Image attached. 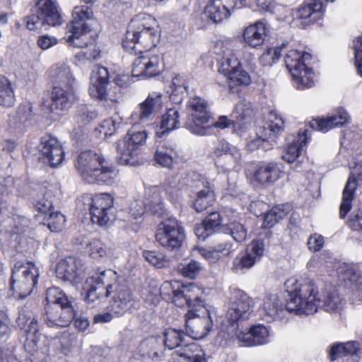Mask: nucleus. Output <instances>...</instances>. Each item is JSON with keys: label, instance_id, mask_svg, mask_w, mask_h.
<instances>
[{"label": "nucleus", "instance_id": "nucleus-1", "mask_svg": "<svg viewBox=\"0 0 362 362\" xmlns=\"http://www.w3.org/2000/svg\"><path fill=\"white\" fill-rule=\"evenodd\" d=\"M288 293L286 308L296 315H312L319 308L329 313L338 312L342 308V299L337 291L332 288L319 295L315 282L310 279H290L285 282Z\"/></svg>", "mask_w": 362, "mask_h": 362}, {"label": "nucleus", "instance_id": "nucleus-2", "mask_svg": "<svg viewBox=\"0 0 362 362\" xmlns=\"http://www.w3.org/2000/svg\"><path fill=\"white\" fill-rule=\"evenodd\" d=\"M88 303L112 296L110 310L122 315L132 307L134 298L126 281L115 271L107 269L87 278L83 284Z\"/></svg>", "mask_w": 362, "mask_h": 362}, {"label": "nucleus", "instance_id": "nucleus-3", "mask_svg": "<svg viewBox=\"0 0 362 362\" xmlns=\"http://www.w3.org/2000/svg\"><path fill=\"white\" fill-rule=\"evenodd\" d=\"M75 167L88 184L111 185L117 175L115 166L102 153L93 151H82L77 157Z\"/></svg>", "mask_w": 362, "mask_h": 362}, {"label": "nucleus", "instance_id": "nucleus-4", "mask_svg": "<svg viewBox=\"0 0 362 362\" xmlns=\"http://www.w3.org/2000/svg\"><path fill=\"white\" fill-rule=\"evenodd\" d=\"M45 322L49 327H66L75 317L72 300L64 292L52 287L46 292Z\"/></svg>", "mask_w": 362, "mask_h": 362}, {"label": "nucleus", "instance_id": "nucleus-5", "mask_svg": "<svg viewBox=\"0 0 362 362\" xmlns=\"http://www.w3.org/2000/svg\"><path fill=\"white\" fill-rule=\"evenodd\" d=\"M163 345L175 349L170 362H206L204 352L190 339L187 333L180 329L169 328L164 332Z\"/></svg>", "mask_w": 362, "mask_h": 362}, {"label": "nucleus", "instance_id": "nucleus-6", "mask_svg": "<svg viewBox=\"0 0 362 362\" xmlns=\"http://www.w3.org/2000/svg\"><path fill=\"white\" fill-rule=\"evenodd\" d=\"M311 55L307 52H300L296 49L289 50L284 61L286 67L291 73L297 89L310 88L314 85V72L310 68Z\"/></svg>", "mask_w": 362, "mask_h": 362}, {"label": "nucleus", "instance_id": "nucleus-7", "mask_svg": "<svg viewBox=\"0 0 362 362\" xmlns=\"http://www.w3.org/2000/svg\"><path fill=\"white\" fill-rule=\"evenodd\" d=\"M38 276V269L33 263L17 262L12 269L10 282L13 294L21 298L30 295L37 284Z\"/></svg>", "mask_w": 362, "mask_h": 362}, {"label": "nucleus", "instance_id": "nucleus-8", "mask_svg": "<svg viewBox=\"0 0 362 362\" xmlns=\"http://www.w3.org/2000/svg\"><path fill=\"white\" fill-rule=\"evenodd\" d=\"M93 15L92 8L88 6H76L74 8L73 20L66 27L65 39L70 46L78 48L87 46L86 35L90 30L84 21L90 19Z\"/></svg>", "mask_w": 362, "mask_h": 362}, {"label": "nucleus", "instance_id": "nucleus-9", "mask_svg": "<svg viewBox=\"0 0 362 362\" xmlns=\"http://www.w3.org/2000/svg\"><path fill=\"white\" fill-rule=\"evenodd\" d=\"M188 107L192 122L187 124V128L197 135L204 136L209 134L211 116L207 101L198 96L190 98Z\"/></svg>", "mask_w": 362, "mask_h": 362}, {"label": "nucleus", "instance_id": "nucleus-10", "mask_svg": "<svg viewBox=\"0 0 362 362\" xmlns=\"http://www.w3.org/2000/svg\"><path fill=\"white\" fill-rule=\"evenodd\" d=\"M186 332L190 340L205 337L211 330L213 322L206 308L189 310L185 315Z\"/></svg>", "mask_w": 362, "mask_h": 362}, {"label": "nucleus", "instance_id": "nucleus-11", "mask_svg": "<svg viewBox=\"0 0 362 362\" xmlns=\"http://www.w3.org/2000/svg\"><path fill=\"white\" fill-rule=\"evenodd\" d=\"M89 210L93 223L100 226H107L115 217L114 199L106 193L96 194L92 198Z\"/></svg>", "mask_w": 362, "mask_h": 362}, {"label": "nucleus", "instance_id": "nucleus-12", "mask_svg": "<svg viewBox=\"0 0 362 362\" xmlns=\"http://www.w3.org/2000/svg\"><path fill=\"white\" fill-rule=\"evenodd\" d=\"M156 238L163 247L173 250L181 246L185 239V231L177 220L168 219L158 226Z\"/></svg>", "mask_w": 362, "mask_h": 362}, {"label": "nucleus", "instance_id": "nucleus-13", "mask_svg": "<svg viewBox=\"0 0 362 362\" xmlns=\"http://www.w3.org/2000/svg\"><path fill=\"white\" fill-rule=\"evenodd\" d=\"M146 139L145 131L136 132L130 129L124 139L117 143V151L119 154V162L122 165H134L136 151L140 146L144 144Z\"/></svg>", "mask_w": 362, "mask_h": 362}, {"label": "nucleus", "instance_id": "nucleus-14", "mask_svg": "<svg viewBox=\"0 0 362 362\" xmlns=\"http://www.w3.org/2000/svg\"><path fill=\"white\" fill-rule=\"evenodd\" d=\"M132 63V76L151 78L158 75L163 69V58L158 54L149 51L139 53Z\"/></svg>", "mask_w": 362, "mask_h": 362}, {"label": "nucleus", "instance_id": "nucleus-15", "mask_svg": "<svg viewBox=\"0 0 362 362\" xmlns=\"http://www.w3.org/2000/svg\"><path fill=\"white\" fill-rule=\"evenodd\" d=\"M230 307L227 318L231 324L247 319L254 306L253 300L244 291L233 288L230 289Z\"/></svg>", "mask_w": 362, "mask_h": 362}, {"label": "nucleus", "instance_id": "nucleus-16", "mask_svg": "<svg viewBox=\"0 0 362 362\" xmlns=\"http://www.w3.org/2000/svg\"><path fill=\"white\" fill-rule=\"evenodd\" d=\"M16 322L20 329L24 330L25 334V349L30 354H33L37 351L40 340L37 320L32 317L30 313L21 310Z\"/></svg>", "mask_w": 362, "mask_h": 362}, {"label": "nucleus", "instance_id": "nucleus-17", "mask_svg": "<svg viewBox=\"0 0 362 362\" xmlns=\"http://www.w3.org/2000/svg\"><path fill=\"white\" fill-rule=\"evenodd\" d=\"M56 273L58 278L69 281L76 286L82 284L86 277L82 262L72 257L60 261L57 264Z\"/></svg>", "mask_w": 362, "mask_h": 362}, {"label": "nucleus", "instance_id": "nucleus-18", "mask_svg": "<svg viewBox=\"0 0 362 362\" xmlns=\"http://www.w3.org/2000/svg\"><path fill=\"white\" fill-rule=\"evenodd\" d=\"M325 5L322 0L304 1L293 11V19L303 27L315 23L324 16Z\"/></svg>", "mask_w": 362, "mask_h": 362}, {"label": "nucleus", "instance_id": "nucleus-19", "mask_svg": "<svg viewBox=\"0 0 362 362\" xmlns=\"http://www.w3.org/2000/svg\"><path fill=\"white\" fill-rule=\"evenodd\" d=\"M134 35V38L131 40H127V35H125L122 42L124 49L134 54L149 51L156 47L159 40V34L156 28L150 29Z\"/></svg>", "mask_w": 362, "mask_h": 362}, {"label": "nucleus", "instance_id": "nucleus-20", "mask_svg": "<svg viewBox=\"0 0 362 362\" xmlns=\"http://www.w3.org/2000/svg\"><path fill=\"white\" fill-rule=\"evenodd\" d=\"M40 152L51 167L59 165L64 159L65 152L57 138L45 135L40 139Z\"/></svg>", "mask_w": 362, "mask_h": 362}, {"label": "nucleus", "instance_id": "nucleus-21", "mask_svg": "<svg viewBox=\"0 0 362 362\" xmlns=\"http://www.w3.org/2000/svg\"><path fill=\"white\" fill-rule=\"evenodd\" d=\"M75 99L74 88L54 86L52 91L51 103L49 105L50 113L55 116H60L71 107Z\"/></svg>", "mask_w": 362, "mask_h": 362}, {"label": "nucleus", "instance_id": "nucleus-22", "mask_svg": "<svg viewBox=\"0 0 362 362\" xmlns=\"http://www.w3.org/2000/svg\"><path fill=\"white\" fill-rule=\"evenodd\" d=\"M203 290L194 283L181 285L180 291L177 293V306L187 305L189 310L205 308Z\"/></svg>", "mask_w": 362, "mask_h": 362}, {"label": "nucleus", "instance_id": "nucleus-23", "mask_svg": "<svg viewBox=\"0 0 362 362\" xmlns=\"http://www.w3.org/2000/svg\"><path fill=\"white\" fill-rule=\"evenodd\" d=\"M357 180L362 182V161L353 168L343 190L342 200L339 207L341 218H344L352 207L351 203L356 189Z\"/></svg>", "mask_w": 362, "mask_h": 362}, {"label": "nucleus", "instance_id": "nucleus-24", "mask_svg": "<svg viewBox=\"0 0 362 362\" xmlns=\"http://www.w3.org/2000/svg\"><path fill=\"white\" fill-rule=\"evenodd\" d=\"M108 70L101 66H95L90 76L89 94L95 99L106 100L108 99L107 86L109 83Z\"/></svg>", "mask_w": 362, "mask_h": 362}, {"label": "nucleus", "instance_id": "nucleus-25", "mask_svg": "<svg viewBox=\"0 0 362 362\" xmlns=\"http://www.w3.org/2000/svg\"><path fill=\"white\" fill-rule=\"evenodd\" d=\"M236 3L237 0H209L204 13L214 23H219L230 16V10L236 6Z\"/></svg>", "mask_w": 362, "mask_h": 362}, {"label": "nucleus", "instance_id": "nucleus-26", "mask_svg": "<svg viewBox=\"0 0 362 362\" xmlns=\"http://www.w3.org/2000/svg\"><path fill=\"white\" fill-rule=\"evenodd\" d=\"M264 245L262 240H254L247 246L245 254L234 259V264L240 269H250L259 262L264 255Z\"/></svg>", "mask_w": 362, "mask_h": 362}, {"label": "nucleus", "instance_id": "nucleus-27", "mask_svg": "<svg viewBox=\"0 0 362 362\" xmlns=\"http://www.w3.org/2000/svg\"><path fill=\"white\" fill-rule=\"evenodd\" d=\"M162 94L158 92H152L148 94L146 99L139 104L138 115L140 122H144L151 119L158 113L163 106Z\"/></svg>", "mask_w": 362, "mask_h": 362}, {"label": "nucleus", "instance_id": "nucleus-28", "mask_svg": "<svg viewBox=\"0 0 362 362\" xmlns=\"http://www.w3.org/2000/svg\"><path fill=\"white\" fill-rule=\"evenodd\" d=\"M279 165L274 163H263L256 167L253 180L262 185H270L279 180L281 175Z\"/></svg>", "mask_w": 362, "mask_h": 362}, {"label": "nucleus", "instance_id": "nucleus-29", "mask_svg": "<svg viewBox=\"0 0 362 362\" xmlns=\"http://www.w3.org/2000/svg\"><path fill=\"white\" fill-rule=\"evenodd\" d=\"M32 11L40 16L49 26H56L62 23L61 16L52 0H37L32 8Z\"/></svg>", "mask_w": 362, "mask_h": 362}, {"label": "nucleus", "instance_id": "nucleus-30", "mask_svg": "<svg viewBox=\"0 0 362 362\" xmlns=\"http://www.w3.org/2000/svg\"><path fill=\"white\" fill-rule=\"evenodd\" d=\"M350 120V116L344 110L339 109L337 113L327 118L315 119L310 122V127L313 129L327 132L329 129L341 127L348 123Z\"/></svg>", "mask_w": 362, "mask_h": 362}, {"label": "nucleus", "instance_id": "nucleus-31", "mask_svg": "<svg viewBox=\"0 0 362 362\" xmlns=\"http://www.w3.org/2000/svg\"><path fill=\"white\" fill-rule=\"evenodd\" d=\"M139 352L144 361H158L163 354V339L152 337L144 340L139 346Z\"/></svg>", "mask_w": 362, "mask_h": 362}, {"label": "nucleus", "instance_id": "nucleus-32", "mask_svg": "<svg viewBox=\"0 0 362 362\" xmlns=\"http://www.w3.org/2000/svg\"><path fill=\"white\" fill-rule=\"evenodd\" d=\"M269 330L263 325L252 327L246 332H241L238 337L244 346H253L265 344L269 341Z\"/></svg>", "mask_w": 362, "mask_h": 362}, {"label": "nucleus", "instance_id": "nucleus-33", "mask_svg": "<svg viewBox=\"0 0 362 362\" xmlns=\"http://www.w3.org/2000/svg\"><path fill=\"white\" fill-rule=\"evenodd\" d=\"M266 32L265 23L257 21L245 28L243 33L244 42L251 47L258 48L264 44Z\"/></svg>", "mask_w": 362, "mask_h": 362}, {"label": "nucleus", "instance_id": "nucleus-34", "mask_svg": "<svg viewBox=\"0 0 362 362\" xmlns=\"http://www.w3.org/2000/svg\"><path fill=\"white\" fill-rule=\"evenodd\" d=\"M284 128V120L275 111H271L264 126L259 128L258 135H262L263 138H269L272 141L277 137L281 133Z\"/></svg>", "mask_w": 362, "mask_h": 362}, {"label": "nucleus", "instance_id": "nucleus-35", "mask_svg": "<svg viewBox=\"0 0 362 362\" xmlns=\"http://www.w3.org/2000/svg\"><path fill=\"white\" fill-rule=\"evenodd\" d=\"M156 28V20L150 15L139 13L129 23L126 35L127 40L134 38L135 34Z\"/></svg>", "mask_w": 362, "mask_h": 362}, {"label": "nucleus", "instance_id": "nucleus-36", "mask_svg": "<svg viewBox=\"0 0 362 362\" xmlns=\"http://www.w3.org/2000/svg\"><path fill=\"white\" fill-rule=\"evenodd\" d=\"M285 310L289 312L286 305H285V308L283 306L276 294L267 296L264 298L262 304V311L264 312V319L266 321L271 322L277 317H282Z\"/></svg>", "mask_w": 362, "mask_h": 362}, {"label": "nucleus", "instance_id": "nucleus-37", "mask_svg": "<svg viewBox=\"0 0 362 362\" xmlns=\"http://www.w3.org/2000/svg\"><path fill=\"white\" fill-rule=\"evenodd\" d=\"M308 129L300 130L298 135L293 139L292 142L288 145L286 151L282 155V158L288 163L294 162L300 155L303 146H305L309 139Z\"/></svg>", "mask_w": 362, "mask_h": 362}, {"label": "nucleus", "instance_id": "nucleus-38", "mask_svg": "<svg viewBox=\"0 0 362 362\" xmlns=\"http://www.w3.org/2000/svg\"><path fill=\"white\" fill-rule=\"evenodd\" d=\"M212 153L214 156L216 158H220L223 156H230L231 158L232 163L228 164V169H235L241 159L240 150L237 147L230 145L223 140L219 141L216 144Z\"/></svg>", "mask_w": 362, "mask_h": 362}, {"label": "nucleus", "instance_id": "nucleus-39", "mask_svg": "<svg viewBox=\"0 0 362 362\" xmlns=\"http://www.w3.org/2000/svg\"><path fill=\"white\" fill-rule=\"evenodd\" d=\"M180 113L176 108H170L161 117L159 129L156 132L158 137H163L177 129L180 124Z\"/></svg>", "mask_w": 362, "mask_h": 362}, {"label": "nucleus", "instance_id": "nucleus-40", "mask_svg": "<svg viewBox=\"0 0 362 362\" xmlns=\"http://www.w3.org/2000/svg\"><path fill=\"white\" fill-rule=\"evenodd\" d=\"M339 273L347 286L354 292L362 293V275L353 266L344 264L339 269Z\"/></svg>", "mask_w": 362, "mask_h": 362}, {"label": "nucleus", "instance_id": "nucleus-41", "mask_svg": "<svg viewBox=\"0 0 362 362\" xmlns=\"http://www.w3.org/2000/svg\"><path fill=\"white\" fill-rule=\"evenodd\" d=\"M181 285L178 282H164L159 289H155L153 297L150 299L153 303L158 302L160 296L163 298L172 300L177 305L176 296L178 291H180Z\"/></svg>", "mask_w": 362, "mask_h": 362}, {"label": "nucleus", "instance_id": "nucleus-42", "mask_svg": "<svg viewBox=\"0 0 362 362\" xmlns=\"http://www.w3.org/2000/svg\"><path fill=\"white\" fill-rule=\"evenodd\" d=\"M145 203L148 210L155 214H160L163 212V203L160 190L156 186L147 188L145 191Z\"/></svg>", "mask_w": 362, "mask_h": 362}, {"label": "nucleus", "instance_id": "nucleus-43", "mask_svg": "<svg viewBox=\"0 0 362 362\" xmlns=\"http://www.w3.org/2000/svg\"><path fill=\"white\" fill-rule=\"evenodd\" d=\"M175 156V146L172 144H164L158 147L154 154V159L160 165L170 168Z\"/></svg>", "mask_w": 362, "mask_h": 362}, {"label": "nucleus", "instance_id": "nucleus-44", "mask_svg": "<svg viewBox=\"0 0 362 362\" xmlns=\"http://www.w3.org/2000/svg\"><path fill=\"white\" fill-rule=\"evenodd\" d=\"M52 71L54 72V86L74 88L75 78L68 66L64 65L57 66Z\"/></svg>", "mask_w": 362, "mask_h": 362}, {"label": "nucleus", "instance_id": "nucleus-45", "mask_svg": "<svg viewBox=\"0 0 362 362\" xmlns=\"http://www.w3.org/2000/svg\"><path fill=\"white\" fill-rule=\"evenodd\" d=\"M214 201L215 195L214 191L207 183V185L203 189L197 192L194 202V207L197 212H202L209 206H212Z\"/></svg>", "mask_w": 362, "mask_h": 362}, {"label": "nucleus", "instance_id": "nucleus-46", "mask_svg": "<svg viewBox=\"0 0 362 362\" xmlns=\"http://www.w3.org/2000/svg\"><path fill=\"white\" fill-rule=\"evenodd\" d=\"M226 78L230 89L234 90V91L238 86H246L251 83L250 76L242 66L230 73Z\"/></svg>", "mask_w": 362, "mask_h": 362}, {"label": "nucleus", "instance_id": "nucleus-47", "mask_svg": "<svg viewBox=\"0 0 362 362\" xmlns=\"http://www.w3.org/2000/svg\"><path fill=\"white\" fill-rule=\"evenodd\" d=\"M241 66L242 64L235 53L232 51H228L227 53H225L224 56L222 57L218 71L225 76H228L230 73L239 69Z\"/></svg>", "mask_w": 362, "mask_h": 362}, {"label": "nucleus", "instance_id": "nucleus-48", "mask_svg": "<svg viewBox=\"0 0 362 362\" xmlns=\"http://www.w3.org/2000/svg\"><path fill=\"white\" fill-rule=\"evenodd\" d=\"M355 341H350L346 343H334L329 350V357L332 362H340L346 356L345 355L350 350H354L353 344Z\"/></svg>", "mask_w": 362, "mask_h": 362}, {"label": "nucleus", "instance_id": "nucleus-49", "mask_svg": "<svg viewBox=\"0 0 362 362\" xmlns=\"http://www.w3.org/2000/svg\"><path fill=\"white\" fill-rule=\"evenodd\" d=\"M15 96L11 83L6 79H0V105L9 107L14 105Z\"/></svg>", "mask_w": 362, "mask_h": 362}, {"label": "nucleus", "instance_id": "nucleus-50", "mask_svg": "<svg viewBox=\"0 0 362 362\" xmlns=\"http://www.w3.org/2000/svg\"><path fill=\"white\" fill-rule=\"evenodd\" d=\"M288 214V211L283 206H276L268 211L264 218V228H272L280 220L283 219Z\"/></svg>", "mask_w": 362, "mask_h": 362}, {"label": "nucleus", "instance_id": "nucleus-51", "mask_svg": "<svg viewBox=\"0 0 362 362\" xmlns=\"http://www.w3.org/2000/svg\"><path fill=\"white\" fill-rule=\"evenodd\" d=\"M45 224L52 232H59L63 230L66 223L65 216L60 212H49L47 216L45 217Z\"/></svg>", "mask_w": 362, "mask_h": 362}, {"label": "nucleus", "instance_id": "nucleus-52", "mask_svg": "<svg viewBox=\"0 0 362 362\" xmlns=\"http://www.w3.org/2000/svg\"><path fill=\"white\" fill-rule=\"evenodd\" d=\"M144 258L157 268H163L169 264V259L158 251H144Z\"/></svg>", "mask_w": 362, "mask_h": 362}, {"label": "nucleus", "instance_id": "nucleus-53", "mask_svg": "<svg viewBox=\"0 0 362 362\" xmlns=\"http://www.w3.org/2000/svg\"><path fill=\"white\" fill-rule=\"evenodd\" d=\"M202 268L198 262L191 260L186 264H180L177 271L182 276L193 279L199 274Z\"/></svg>", "mask_w": 362, "mask_h": 362}, {"label": "nucleus", "instance_id": "nucleus-54", "mask_svg": "<svg viewBox=\"0 0 362 362\" xmlns=\"http://www.w3.org/2000/svg\"><path fill=\"white\" fill-rule=\"evenodd\" d=\"M88 246L90 256L94 259L107 257L111 254V250L99 240H93Z\"/></svg>", "mask_w": 362, "mask_h": 362}, {"label": "nucleus", "instance_id": "nucleus-55", "mask_svg": "<svg viewBox=\"0 0 362 362\" xmlns=\"http://www.w3.org/2000/svg\"><path fill=\"white\" fill-rule=\"evenodd\" d=\"M235 112L238 115L237 118L243 120L252 117L255 110L250 102L245 99H240L235 105Z\"/></svg>", "mask_w": 362, "mask_h": 362}, {"label": "nucleus", "instance_id": "nucleus-56", "mask_svg": "<svg viewBox=\"0 0 362 362\" xmlns=\"http://www.w3.org/2000/svg\"><path fill=\"white\" fill-rule=\"evenodd\" d=\"M281 49L272 47L266 49L259 57V62L262 66H271L276 63L281 57Z\"/></svg>", "mask_w": 362, "mask_h": 362}, {"label": "nucleus", "instance_id": "nucleus-57", "mask_svg": "<svg viewBox=\"0 0 362 362\" xmlns=\"http://www.w3.org/2000/svg\"><path fill=\"white\" fill-rule=\"evenodd\" d=\"M43 195L42 197H39L35 203V207L37 210L43 214H45V216H47L49 212H52L51 211L53 205L52 200V193L50 192L44 191L42 192Z\"/></svg>", "mask_w": 362, "mask_h": 362}, {"label": "nucleus", "instance_id": "nucleus-58", "mask_svg": "<svg viewBox=\"0 0 362 362\" xmlns=\"http://www.w3.org/2000/svg\"><path fill=\"white\" fill-rule=\"evenodd\" d=\"M179 181L180 177L177 175L168 177L165 181V190L172 199H177L179 196Z\"/></svg>", "mask_w": 362, "mask_h": 362}, {"label": "nucleus", "instance_id": "nucleus-59", "mask_svg": "<svg viewBox=\"0 0 362 362\" xmlns=\"http://www.w3.org/2000/svg\"><path fill=\"white\" fill-rule=\"evenodd\" d=\"M30 14L24 18L26 28L30 30L41 29L43 26L47 25V21H43L36 12L30 11Z\"/></svg>", "mask_w": 362, "mask_h": 362}, {"label": "nucleus", "instance_id": "nucleus-60", "mask_svg": "<svg viewBox=\"0 0 362 362\" xmlns=\"http://www.w3.org/2000/svg\"><path fill=\"white\" fill-rule=\"evenodd\" d=\"M228 230L236 242L241 243L246 239L247 230L241 223L231 221L228 224Z\"/></svg>", "mask_w": 362, "mask_h": 362}, {"label": "nucleus", "instance_id": "nucleus-61", "mask_svg": "<svg viewBox=\"0 0 362 362\" xmlns=\"http://www.w3.org/2000/svg\"><path fill=\"white\" fill-rule=\"evenodd\" d=\"M221 225V222L216 223L211 222L209 220V218H206L202 224L200 226H197L195 228V233L199 238H205L209 235V233L214 230Z\"/></svg>", "mask_w": 362, "mask_h": 362}, {"label": "nucleus", "instance_id": "nucleus-62", "mask_svg": "<svg viewBox=\"0 0 362 362\" xmlns=\"http://www.w3.org/2000/svg\"><path fill=\"white\" fill-rule=\"evenodd\" d=\"M355 64L358 73L362 76V35L354 41Z\"/></svg>", "mask_w": 362, "mask_h": 362}, {"label": "nucleus", "instance_id": "nucleus-63", "mask_svg": "<svg viewBox=\"0 0 362 362\" xmlns=\"http://www.w3.org/2000/svg\"><path fill=\"white\" fill-rule=\"evenodd\" d=\"M324 244V237L317 233L311 235L307 242L308 249L314 252L320 251L323 247Z\"/></svg>", "mask_w": 362, "mask_h": 362}, {"label": "nucleus", "instance_id": "nucleus-64", "mask_svg": "<svg viewBox=\"0 0 362 362\" xmlns=\"http://www.w3.org/2000/svg\"><path fill=\"white\" fill-rule=\"evenodd\" d=\"M146 209L148 210V207L145 202L140 199L134 200L129 206V212L136 218L144 214Z\"/></svg>", "mask_w": 362, "mask_h": 362}]
</instances>
